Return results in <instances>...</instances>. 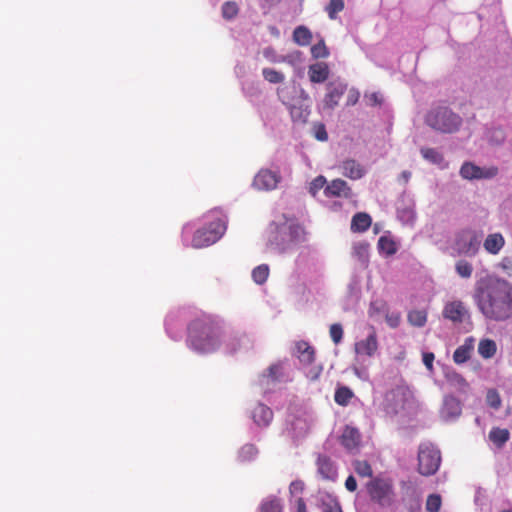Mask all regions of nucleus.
<instances>
[{"instance_id":"1","label":"nucleus","mask_w":512,"mask_h":512,"mask_svg":"<svg viewBox=\"0 0 512 512\" xmlns=\"http://www.w3.org/2000/svg\"><path fill=\"white\" fill-rule=\"evenodd\" d=\"M474 302L485 319L503 322L512 317V283L486 275L475 283Z\"/></svg>"},{"instance_id":"2","label":"nucleus","mask_w":512,"mask_h":512,"mask_svg":"<svg viewBox=\"0 0 512 512\" xmlns=\"http://www.w3.org/2000/svg\"><path fill=\"white\" fill-rule=\"evenodd\" d=\"M221 326L211 316L193 320L188 327V345L200 353L214 351L220 344Z\"/></svg>"},{"instance_id":"3","label":"nucleus","mask_w":512,"mask_h":512,"mask_svg":"<svg viewBox=\"0 0 512 512\" xmlns=\"http://www.w3.org/2000/svg\"><path fill=\"white\" fill-rule=\"evenodd\" d=\"M269 241L284 251L288 245L304 239V228L295 218H288L282 214L279 219L273 221L269 226Z\"/></svg>"},{"instance_id":"4","label":"nucleus","mask_w":512,"mask_h":512,"mask_svg":"<svg viewBox=\"0 0 512 512\" xmlns=\"http://www.w3.org/2000/svg\"><path fill=\"white\" fill-rule=\"evenodd\" d=\"M216 216L207 226L198 229L192 238V246L195 248H203L217 242L227 229V219L220 211L211 212Z\"/></svg>"},{"instance_id":"5","label":"nucleus","mask_w":512,"mask_h":512,"mask_svg":"<svg viewBox=\"0 0 512 512\" xmlns=\"http://www.w3.org/2000/svg\"><path fill=\"white\" fill-rule=\"evenodd\" d=\"M425 123L442 133H453L460 128L462 118L447 107H437L427 113Z\"/></svg>"},{"instance_id":"6","label":"nucleus","mask_w":512,"mask_h":512,"mask_svg":"<svg viewBox=\"0 0 512 512\" xmlns=\"http://www.w3.org/2000/svg\"><path fill=\"white\" fill-rule=\"evenodd\" d=\"M366 491L370 500L380 507H390L395 502L393 480L388 477L377 476L366 484Z\"/></svg>"},{"instance_id":"7","label":"nucleus","mask_w":512,"mask_h":512,"mask_svg":"<svg viewBox=\"0 0 512 512\" xmlns=\"http://www.w3.org/2000/svg\"><path fill=\"white\" fill-rule=\"evenodd\" d=\"M417 471L423 476L434 475L441 463L440 450L431 442H423L418 448Z\"/></svg>"},{"instance_id":"8","label":"nucleus","mask_w":512,"mask_h":512,"mask_svg":"<svg viewBox=\"0 0 512 512\" xmlns=\"http://www.w3.org/2000/svg\"><path fill=\"white\" fill-rule=\"evenodd\" d=\"M481 235L472 229L462 230L455 241V247L459 254L475 256L480 248Z\"/></svg>"},{"instance_id":"9","label":"nucleus","mask_w":512,"mask_h":512,"mask_svg":"<svg viewBox=\"0 0 512 512\" xmlns=\"http://www.w3.org/2000/svg\"><path fill=\"white\" fill-rule=\"evenodd\" d=\"M347 85L340 80L330 81L326 85V94L323 100L324 107L334 109L340 102L342 96L346 92Z\"/></svg>"},{"instance_id":"10","label":"nucleus","mask_w":512,"mask_h":512,"mask_svg":"<svg viewBox=\"0 0 512 512\" xmlns=\"http://www.w3.org/2000/svg\"><path fill=\"white\" fill-rule=\"evenodd\" d=\"M281 176L278 171H272L269 169H261L253 180V185L259 190H273L277 188Z\"/></svg>"},{"instance_id":"11","label":"nucleus","mask_w":512,"mask_h":512,"mask_svg":"<svg viewBox=\"0 0 512 512\" xmlns=\"http://www.w3.org/2000/svg\"><path fill=\"white\" fill-rule=\"evenodd\" d=\"M497 168H489L487 170L476 166L471 162H465L460 168V175L464 179H482L491 178L497 174Z\"/></svg>"},{"instance_id":"12","label":"nucleus","mask_w":512,"mask_h":512,"mask_svg":"<svg viewBox=\"0 0 512 512\" xmlns=\"http://www.w3.org/2000/svg\"><path fill=\"white\" fill-rule=\"evenodd\" d=\"M324 195L329 198L342 197L350 199L353 197V191L345 180L337 178L326 185Z\"/></svg>"},{"instance_id":"13","label":"nucleus","mask_w":512,"mask_h":512,"mask_svg":"<svg viewBox=\"0 0 512 512\" xmlns=\"http://www.w3.org/2000/svg\"><path fill=\"white\" fill-rule=\"evenodd\" d=\"M443 317L454 323L463 322L465 316L468 314L466 307L460 300H455L446 303L443 308Z\"/></svg>"},{"instance_id":"14","label":"nucleus","mask_w":512,"mask_h":512,"mask_svg":"<svg viewBox=\"0 0 512 512\" xmlns=\"http://www.w3.org/2000/svg\"><path fill=\"white\" fill-rule=\"evenodd\" d=\"M378 349L377 333L373 326L370 327V333L361 341L355 344V351L357 354L373 356Z\"/></svg>"},{"instance_id":"15","label":"nucleus","mask_w":512,"mask_h":512,"mask_svg":"<svg viewBox=\"0 0 512 512\" xmlns=\"http://www.w3.org/2000/svg\"><path fill=\"white\" fill-rule=\"evenodd\" d=\"M296 356L303 366H311L315 361V349L306 341H298L295 345Z\"/></svg>"},{"instance_id":"16","label":"nucleus","mask_w":512,"mask_h":512,"mask_svg":"<svg viewBox=\"0 0 512 512\" xmlns=\"http://www.w3.org/2000/svg\"><path fill=\"white\" fill-rule=\"evenodd\" d=\"M252 419L259 427H267L273 419V411L266 405L258 403L252 410Z\"/></svg>"},{"instance_id":"17","label":"nucleus","mask_w":512,"mask_h":512,"mask_svg":"<svg viewBox=\"0 0 512 512\" xmlns=\"http://www.w3.org/2000/svg\"><path fill=\"white\" fill-rule=\"evenodd\" d=\"M341 171L343 176L352 180L361 179L366 173L365 168L354 159H347L343 161L341 164Z\"/></svg>"},{"instance_id":"18","label":"nucleus","mask_w":512,"mask_h":512,"mask_svg":"<svg viewBox=\"0 0 512 512\" xmlns=\"http://www.w3.org/2000/svg\"><path fill=\"white\" fill-rule=\"evenodd\" d=\"M317 468L323 479L335 480L337 477V469L331 459L326 455H319L317 458Z\"/></svg>"},{"instance_id":"19","label":"nucleus","mask_w":512,"mask_h":512,"mask_svg":"<svg viewBox=\"0 0 512 512\" xmlns=\"http://www.w3.org/2000/svg\"><path fill=\"white\" fill-rule=\"evenodd\" d=\"M361 440V435L358 429L350 426H346L343 430V433L340 437V443L347 450L356 449Z\"/></svg>"},{"instance_id":"20","label":"nucleus","mask_w":512,"mask_h":512,"mask_svg":"<svg viewBox=\"0 0 512 512\" xmlns=\"http://www.w3.org/2000/svg\"><path fill=\"white\" fill-rule=\"evenodd\" d=\"M475 339L473 337H468L465 339L464 343L460 345L453 353V360L456 364H463L467 362L471 353L474 350Z\"/></svg>"},{"instance_id":"21","label":"nucleus","mask_w":512,"mask_h":512,"mask_svg":"<svg viewBox=\"0 0 512 512\" xmlns=\"http://www.w3.org/2000/svg\"><path fill=\"white\" fill-rule=\"evenodd\" d=\"M329 67L324 62H317L309 66L308 76L312 83H323L329 77Z\"/></svg>"},{"instance_id":"22","label":"nucleus","mask_w":512,"mask_h":512,"mask_svg":"<svg viewBox=\"0 0 512 512\" xmlns=\"http://www.w3.org/2000/svg\"><path fill=\"white\" fill-rule=\"evenodd\" d=\"M253 348V340L246 334L235 335L229 339L227 349L230 353H235L241 350H250Z\"/></svg>"},{"instance_id":"23","label":"nucleus","mask_w":512,"mask_h":512,"mask_svg":"<svg viewBox=\"0 0 512 512\" xmlns=\"http://www.w3.org/2000/svg\"><path fill=\"white\" fill-rule=\"evenodd\" d=\"M372 224V218L368 213L358 212L351 220L350 229L354 233H363L367 231Z\"/></svg>"},{"instance_id":"24","label":"nucleus","mask_w":512,"mask_h":512,"mask_svg":"<svg viewBox=\"0 0 512 512\" xmlns=\"http://www.w3.org/2000/svg\"><path fill=\"white\" fill-rule=\"evenodd\" d=\"M505 245V239L501 233L489 234L484 240V249L492 255H497Z\"/></svg>"},{"instance_id":"25","label":"nucleus","mask_w":512,"mask_h":512,"mask_svg":"<svg viewBox=\"0 0 512 512\" xmlns=\"http://www.w3.org/2000/svg\"><path fill=\"white\" fill-rule=\"evenodd\" d=\"M422 157L432 164H435L441 168L447 167V163L444 160L442 153L434 148L423 147L420 150Z\"/></svg>"},{"instance_id":"26","label":"nucleus","mask_w":512,"mask_h":512,"mask_svg":"<svg viewBox=\"0 0 512 512\" xmlns=\"http://www.w3.org/2000/svg\"><path fill=\"white\" fill-rule=\"evenodd\" d=\"M293 40L300 46H307L312 41V33L305 26H298L293 32Z\"/></svg>"},{"instance_id":"27","label":"nucleus","mask_w":512,"mask_h":512,"mask_svg":"<svg viewBox=\"0 0 512 512\" xmlns=\"http://www.w3.org/2000/svg\"><path fill=\"white\" fill-rule=\"evenodd\" d=\"M497 351L495 341L491 339H482L478 344V353L484 359L492 358Z\"/></svg>"},{"instance_id":"28","label":"nucleus","mask_w":512,"mask_h":512,"mask_svg":"<svg viewBox=\"0 0 512 512\" xmlns=\"http://www.w3.org/2000/svg\"><path fill=\"white\" fill-rule=\"evenodd\" d=\"M354 397L353 391L347 386L337 387L334 394V401L340 406H347Z\"/></svg>"},{"instance_id":"29","label":"nucleus","mask_w":512,"mask_h":512,"mask_svg":"<svg viewBox=\"0 0 512 512\" xmlns=\"http://www.w3.org/2000/svg\"><path fill=\"white\" fill-rule=\"evenodd\" d=\"M443 412L449 417L459 416L461 413L460 402L455 397H446L444 400Z\"/></svg>"},{"instance_id":"30","label":"nucleus","mask_w":512,"mask_h":512,"mask_svg":"<svg viewBox=\"0 0 512 512\" xmlns=\"http://www.w3.org/2000/svg\"><path fill=\"white\" fill-rule=\"evenodd\" d=\"M509 431L507 429L493 428L489 432V439L497 446L502 447L509 440Z\"/></svg>"},{"instance_id":"31","label":"nucleus","mask_w":512,"mask_h":512,"mask_svg":"<svg viewBox=\"0 0 512 512\" xmlns=\"http://www.w3.org/2000/svg\"><path fill=\"white\" fill-rule=\"evenodd\" d=\"M320 507L322 512H343L337 498L331 495H326L325 497L321 498Z\"/></svg>"},{"instance_id":"32","label":"nucleus","mask_w":512,"mask_h":512,"mask_svg":"<svg viewBox=\"0 0 512 512\" xmlns=\"http://www.w3.org/2000/svg\"><path fill=\"white\" fill-rule=\"evenodd\" d=\"M408 322L415 327H423L427 322V312L425 310H411L407 315Z\"/></svg>"},{"instance_id":"33","label":"nucleus","mask_w":512,"mask_h":512,"mask_svg":"<svg viewBox=\"0 0 512 512\" xmlns=\"http://www.w3.org/2000/svg\"><path fill=\"white\" fill-rule=\"evenodd\" d=\"M262 76L267 82L271 84H279L285 81V75L281 71L275 70L273 68H263Z\"/></svg>"},{"instance_id":"34","label":"nucleus","mask_w":512,"mask_h":512,"mask_svg":"<svg viewBox=\"0 0 512 512\" xmlns=\"http://www.w3.org/2000/svg\"><path fill=\"white\" fill-rule=\"evenodd\" d=\"M239 5L235 1H226L222 4L221 14L226 20L234 19L239 13Z\"/></svg>"},{"instance_id":"35","label":"nucleus","mask_w":512,"mask_h":512,"mask_svg":"<svg viewBox=\"0 0 512 512\" xmlns=\"http://www.w3.org/2000/svg\"><path fill=\"white\" fill-rule=\"evenodd\" d=\"M354 471L360 477H370L373 478V470L371 465L365 460H356L353 462Z\"/></svg>"},{"instance_id":"36","label":"nucleus","mask_w":512,"mask_h":512,"mask_svg":"<svg viewBox=\"0 0 512 512\" xmlns=\"http://www.w3.org/2000/svg\"><path fill=\"white\" fill-rule=\"evenodd\" d=\"M260 512H282L280 500L276 497L266 498L260 505Z\"/></svg>"},{"instance_id":"37","label":"nucleus","mask_w":512,"mask_h":512,"mask_svg":"<svg viewBox=\"0 0 512 512\" xmlns=\"http://www.w3.org/2000/svg\"><path fill=\"white\" fill-rule=\"evenodd\" d=\"M378 248L380 251L387 255H393L397 251V246L394 240L389 237L381 236L378 240Z\"/></svg>"},{"instance_id":"38","label":"nucleus","mask_w":512,"mask_h":512,"mask_svg":"<svg viewBox=\"0 0 512 512\" xmlns=\"http://www.w3.org/2000/svg\"><path fill=\"white\" fill-rule=\"evenodd\" d=\"M353 256L356 257L360 262H365L368 259L369 244L361 241L353 245Z\"/></svg>"},{"instance_id":"39","label":"nucleus","mask_w":512,"mask_h":512,"mask_svg":"<svg viewBox=\"0 0 512 512\" xmlns=\"http://www.w3.org/2000/svg\"><path fill=\"white\" fill-rule=\"evenodd\" d=\"M455 270L461 278L468 279L472 276L473 266L466 260H459L455 264Z\"/></svg>"},{"instance_id":"40","label":"nucleus","mask_w":512,"mask_h":512,"mask_svg":"<svg viewBox=\"0 0 512 512\" xmlns=\"http://www.w3.org/2000/svg\"><path fill=\"white\" fill-rule=\"evenodd\" d=\"M269 276V267L266 264H261L253 269L252 278L257 284H263L266 282Z\"/></svg>"},{"instance_id":"41","label":"nucleus","mask_w":512,"mask_h":512,"mask_svg":"<svg viewBox=\"0 0 512 512\" xmlns=\"http://www.w3.org/2000/svg\"><path fill=\"white\" fill-rule=\"evenodd\" d=\"M442 504V499L439 494H430L426 500L427 512H439Z\"/></svg>"},{"instance_id":"42","label":"nucleus","mask_w":512,"mask_h":512,"mask_svg":"<svg viewBox=\"0 0 512 512\" xmlns=\"http://www.w3.org/2000/svg\"><path fill=\"white\" fill-rule=\"evenodd\" d=\"M344 9V0H330L326 7V11L330 19H335L337 13Z\"/></svg>"},{"instance_id":"43","label":"nucleus","mask_w":512,"mask_h":512,"mask_svg":"<svg viewBox=\"0 0 512 512\" xmlns=\"http://www.w3.org/2000/svg\"><path fill=\"white\" fill-rule=\"evenodd\" d=\"M327 185L326 178L322 175L317 176L312 180L309 186V192L312 196H316V194L321 190L325 189Z\"/></svg>"},{"instance_id":"44","label":"nucleus","mask_w":512,"mask_h":512,"mask_svg":"<svg viewBox=\"0 0 512 512\" xmlns=\"http://www.w3.org/2000/svg\"><path fill=\"white\" fill-rule=\"evenodd\" d=\"M388 306L387 303L383 300H375L372 301L369 307V315L371 317L376 316L380 313L387 312Z\"/></svg>"},{"instance_id":"45","label":"nucleus","mask_w":512,"mask_h":512,"mask_svg":"<svg viewBox=\"0 0 512 512\" xmlns=\"http://www.w3.org/2000/svg\"><path fill=\"white\" fill-rule=\"evenodd\" d=\"M262 54L271 63H281L286 60V57L278 55L273 47L264 48Z\"/></svg>"},{"instance_id":"46","label":"nucleus","mask_w":512,"mask_h":512,"mask_svg":"<svg viewBox=\"0 0 512 512\" xmlns=\"http://www.w3.org/2000/svg\"><path fill=\"white\" fill-rule=\"evenodd\" d=\"M311 54L315 59L326 58L329 55L328 49L323 41L311 47Z\"/></svg>"},{"instance_id":"47","label":"nucleus","mask_w":512,"mask_h":512,"mask_svg":"<svg viewBox=\"0 0 512 512\" xmlns=\"http://www.w3.org/2000/svg\"><path fill=\"white\" fill-rule=\"evenodd\" d=\"M486 401H487V404L494 408V409H498L500 406H501V398H500V395L499 393L494 390V389H491L487 392V395H486Z\"/></svg>"},{"instance_id":"48","label":"nucleus","mask_w":512,"mask_h":512,"mask_svg":"<svg viewBox=\"0 0 512 512\" xmlns=\"http://www.w3.org/2000/svg\"><path fill=\"white\" fill-rule=\"evenodd\" d=\"M330 337L335 344H339L343 338V328L341 324L335 323L330 326Z\"/></svg>"},{"instance_id":"49","label":"nucleus","mask_w":512,"mask_h":512,"mask_svg":"<svg viewBox=\"0 0 512 512\" xmlns=\"http://www.w3.org/2000/svg\"><path fill=\"white\" fill-rule=\"evenodd\" d=\"M386 323L391 328H397L401 322V315L398 312L388 313L385 315Z\"/></svg>"},{"instance_id":"50","label":"nucleus","mask_w":512,"mask_h":512,"mask_svg":"<svg viewBox=\"0 0 512 512\" xmlns=\"http://www.w3.org/2000/svg\"><path fill=\"white\" fill-rule=\"evenodd\" d=\"M498 266L509 276H512V257L506 256L501 259Z\"/></svg>"},{"instance_id":"51","label":"nucleus","mask_w":512,"mask_h":512,"mask_svg":"<svg viewBox=\"0 0 512 512\" xmlns=\"http://www.w3.org/2000/svg\"><path fill=\"white\" fill-rule=\"evenodd\" d=\"M315 128L316 139L319 141H326L328 139V134L326 132L325 126L323 124H319Z\"/></svg>"},{"instance_id":"52","label":"nucleus","mask_w":512,"mask_h":512,"mask_svg":"<svg viewBox=\"0 0 512 512\" xmlns=\"http://www.w3.org/2000/svg\"><path fill=\"white\" fill-rule=\"evenodd\" d=\"M434 358H435V356L431 352H426L423 354V363L427 367V369H429V370L433 369Z\"/></svg>"},{"instance_id":"53","label":"nucleus","mask_w":512,"mask_h":512,"mask_svg":"<svg viewBox=\"0 0 512 512\" xmlns=\"http://www.w3.org/2000/svg\"><path fill=\"white\" fill-rule=\"evenodd\" d=\"M345 487L350 492H354L357 489V481H356V479L352 475H350L346 479Z\"/></svg>"},{"instance_id":"54","label":"nucleus","mask_w":512,"mask_h":512,"mask_svg":"<svg viewBox=\"0 0 512 512\" xmlns=\"http://www.w3.org/2000/svg\"><path fill=\"white\" fill-rule=\"evenodd\" d=\"M321 371V366H314L307 372V377H309L311 380H316L319 377Z\"/></svg>"},{"instance_id":"55","label":"nucleus","mask_w":512,"mask_h":512,"mask_svg":"<svg viewBox=\"0 0 512 512\" xmlns=\"http://www.w3.org/2000/svg\"><path fill=\"white\" fill-rule=\"evenodd\" d=\"M268 377H270L273 381L278 379V373L280 371V366L272 365L268 368Z\"/></svg>"},{"instance_id":"56","label":"nucleus","mask_w":512,"mask_h":512,"mask_svg":"<svg viewBox=\"0 0 512 512\" xmlns=\"http://www.w3.org/2000/svg\"><path fill=\"white\" fill-rule=\"evenodd\" d=\"M359 99V92L357 90H351L347 98V105H355Z\"/></svg>"},{"instance_id":"57","label":"nucleus","mask_w":512,"mask_h":512,"mask_svg":"<svg viewBox=\"0 0 512 512\" xmlns=\"http://www.w3.org/2000/svg\"><path fill=\"white\" fill-rule=\"evenodd\" d=\"M296 512H307L306 503L303 498H298L296 501Z\"/></svg>"},{"instance_id":"58","label":"nucleus","mask_w":512,"mask_h":512,"mask_svg":"<svg viewBox=\"0 0 512 512\" xmlns=\"http://www.w3.org/2000/svg\"><path fill=\"white\" fill-rule=\"evenodd\" d=\"M369 99L373 105L381 104V99L379 98V95L377 93H372Z\"/></svg>"},{"instance_id":"59","label":"nucleus","mask_w":512,"mask_h":512,"mask_svg":"<svg viewBox=\"0 0 512 512\" xmlns=\"http://www.w3.org/2000/svg\"><path fill=\"white\" fill-rule=\"evenodd\" d=\"M299 112V118L301 117V112L296 107H291L290 113L293 119L297 117V113Z\"/></svg>"},{"instance_id":"60","label":"nucleus","mask_w":512,"mask_h":512,"mask_svg":"<svg viewBox=\"0 0 512 512\" xmlns=\"http://www.w3.org/2000/svg\"><path fill=\"white\" fill-rule=\"evenodd\" d=\"M401 176L405 180V182H407L411 176V173L409 171H403Z\"/></svg>"},{"instance_id":"61","label":"nucleus","mask_w":512,"mask_h":512,"mask_svg":"<svg viewBox=\"0 0 512 512\" xmlns=\"http://www.w3.org/2000/svg\"><path fill=\"white\" fill-rule=\"evenodd\" d=\"M291 488L302 489V483L301 482H293L291 484Z\"/></svg>"},{"instance_id":"62","label":"nucleus","mask_w":512,"mask_h":512,"mask_svg":"<svg viewBox=\"0 0 512 512\" xmlns=\"http://www.w3.org/2000/svg\"><path fill=\"white\" fill-rule=\"evenodd\" d=\"M272 33H274L275 35H278V30L275 27H273L272 28Z\"/></svg>"},{"instance_id":"63","label":"nucleus","mask_w":512,"mask_h":512,"mask_svg":"<svg viewBox=\"0 0 512 512\" xmlns=\"http://www.w3.org/2000/svg\"><path fill=\"white\" fill-rule=\"evenodd\" d=\"M247 448H248L249 450H253V449H254V447H253V446H248Z\"/></svg>"},{"instance_id":"64","label":"nucleus","mask_w":512,"mask_h":512,"mask_svg":"<svg viewBox=\"0 0 512 512\" xmlns=\"http://www.w3.org/2000/svg\"><path fill=\"white\" fill-rule=\"evenodd\" d=\"M501 512H512V510H503Z\"/></svg>"}]
</instances>
